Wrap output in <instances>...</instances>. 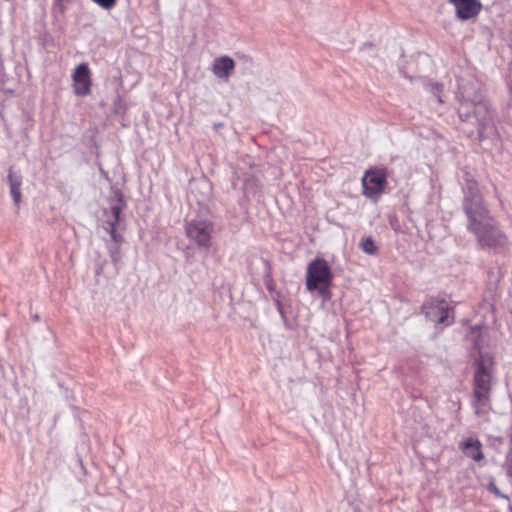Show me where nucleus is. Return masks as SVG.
I'll return each instance as SVG.
<instances>
[{"label": "nucleus", "mask_w": 512, "mask_h": 512, "mask_svg": "<svg viewBox=\"0 0 512 512\" xmlns=\"http://www.w3.org/2000/svg\"><path fill=\"white\" fill-rule=\"evenodd\" d=\"M462 192V210L466 216V229L473 234L478 247L496 252L507 250L510 244L509 238L491 214L478 182L469 173H465Z\"/></svg>", "instance_id": "nucleus-1"}, {"label": "nucleus", "mask_w": 512, "mask_h": 512, "mask_svg": "<svg viewBox=\"0 0 512 512\" xmlns=\"http://www.w3.org/2000/svg\"><path fill=\"white\" fill-rule=\"evenodd\" d=\"M458 116L462 121H467L471 115L478 125V136L482 140L485 133L492 129V115L488 104L483 100L482 94L471 86H463L458 92Z\"/></svg>", "instance_id": "nucleus-2"}, {"label": "nucleus", "mask_w": 512, "mask_h": 512, "mask_svg": "<svg viewBox=\"0 0 512 512\" xmlns=\"http://www.w3.org/2000/svg\"><path fill=\"white\" fill-rule=\"evenodd\" d=\"M492 388V362L481 357L477 362L474 375V401L473 408L477 416L486 415L490 407V394Z\"/></svg>", "instance_id": "nucleus-3"}, {"label": "nucleus", "mask_w": 512, "mask_h": 512, "mask_svg": "<svg viewBox=\"0 0 512 512\" xmlns=\"http://www.w3.org/2000/svg\"><path fill=\"white\" fill-rule=\"evenodd\" d=\"M332 282L333 273L325 259L316 258L308 264L306 270V289L308 291H317L324 300H329Z\"/></svg>", "instance_id": "nucleus-4"}, {"label": "nucleus", "mask_w": 512, "mask_h": 512, "mask_svg": "<svg viewBox=\"0 0 512 512\" xmlns=\"http://www.w3.org/2000/svg\"><path fill=\"white\" fill-rule=\"evenodd\" d=\"M109 208L103 209L102 226L103 229L109 233L112 242L122 244L124 238L117 232V226L120 222V213L126 207L123 193L119 189L112 190V196L108 199Z\"/></svg>", "instance_id": "nucleus-5"}, {"label": "nucleus", "mask_w": 512, "mask_h": 512, "mask_svg": "<svg viewBox=\"0 0 512 512\" xmlns=\"http://www.w3.org/2000/svg\"><path fill=\"white\" fill-rule=\"evenodd\" d=\"M388 169L374 167L365 171L361 184L362 194L373 201H377L383 194L387 185Z\"/></svg>", "instance_id": "nucleus-6"}, {"label": "nucleus", "mask_w": 512, "mask_h": 512, "mask_svg": "<svg viewBox=\"0 0 512 512\" xmlns=\"http://www.w3.org/2000/svg\"><path fill=\"white\" fill-rule=\"evenodd\" d=\"M185 235L199 249H210L212 246V235L214 224L206 219H193L185 223Z\"/></svg>", "instance_id": "nucleus-7"}, {"label": "nucleus", "mask_w": 512, "mask_h": 512, "mask_svg": "<svg viewBox=\"0 0 512 512\" xmlns=\"http://www.w3.org/2000/svg\"><path fill=\"white\" fill-rule=\"evenodd\" d=\"M422 309L426 318L436 324L451 325L453 317L450 315L452 309L444 300H431L423 304Z\"/></svg>", "instance_id": "nucleus-8"}, {"label": "nucleus", "mask_w": 512, "mask_h": 512, "mask_svg": "<svg viewBox=\"0 0 512 512\" xmlns=\"http://www.w3.org/2000/svg\"><path fill=\"white\" fill-rule=\"evenodd\" d=\"M72 81L75 95L84 97L91 93V72L87 63H81L75 68Z\"/></svg>", "instance_id": "nucleus-9"}, {"label": "nucleus", "mask_w": 512, "mask_h": 512, "mask_svg": "<svg viewBox=\"0 0 512 512\" xmlns=\"http://www.w3.org/2000/svg\"><path fill=\"white\" fill-rule=\"evenodd\" d=\"M455 7L456 16L461 20L476 17L482 10L480 0H448Z\"/></svg>", "instance_id": "nucleus-10"}, {"label": "nucleus", "mask_w": 512, "mask_h": 512, "mask_svg": "<svg viewBox=\"0 0 512 512\" xmlns=\"http://www.w3.org/2000/svg\"><path fill=\"white\" fill-rule=\"evenodd\" d=\"M481 441L476 437H468L459 443V449L464 455L476 462L484 459L485 455L482 449Z\"/></svg>", "instance_id": "nucleus-11"}, {"label": "nucleus", "mask_w": 512, "mask_h": 512, "mask_svg": "<svg viewBox=\"0 0 512 512\" xmlns=\"http://www.w3.org/2000/svg\"><path fill=\"white\" fill-rule=\"evenodd\" d=\"M234 67L235 62L231 57L220 56L213 61L212 72L217 78L228 80Z\"/></svg>", "instance_id": "nucleus-12"}, {"label": "nucleus", "mask_w": 512, "mask_h": 512, "mask_svg": "<svg viewBox=\"0 0 512 512\" xmlns=\"http://www.w3.org/2000/svg\"><path fill=\"white\" fill-rule=\"evenodd\" d=\"M120 245L121 244H116L115 242H113V244H109L107 246L109 256L116 269L119 268L122 259Z\"/></svg>", "instance_id": "nucleus-13"}, {"label": "nucleus", "mask_w": 512, "mask_h": 512, "mask_svg": "<svg viewBox=\"0 0 512 512\" xmlns=\"http://www.w3.org/2000/svg\"><path fill=\"white\" fill-rule=\"evenodd\" d=\"M360 248L363 252L369 255H374L377 253V246L371 237L363 238L360 243Z\"/></svg>", "instance_id": "nucleus-14"}, {"label": "nucleus", "mask_w": 512, "mask_h": 512, "mask_svg": "<svg viewBox=\"0 0 512 512\" xmlns=\"http://www.w3.org/2000/svg\"><path fill=\"white\" fill-rule=\"evenodd\" d=\"M8 182L10 190H20L22 185V176L19 173H14L10 170L8 174Z\"/></svg>", "instance_id": "nucleus-15"}, {"label": "nucleus", "mask_w": 512, "mask_h": 512, "mask_svg": "<svg viewBox=\"0 0 512 512\" xmlns=\"http://www.w3.org/2000/svg\"><path fill=\"white\" fill-rule=\"evenodd\" d=\"M487 489L489 492H491L492 494H494L496 497L498 498H502V499H505L507 501H510V497L506 494H503L499 489L498 487L496 486V483H495V480L493 477L490 478L489 480V483H488V486H487Z\"/></svg>", "instance_id": "nucleus-16"}, {"label": "nucleus", "mask_w": 512, "mask_h": 512, "mask_svg": "<svg viewBox=\"0 0 512 512\" xmlns=\"http://www.w3.org/2000/svg\"><path fill=\"white\" fill-rule=\"evenodd\" d=\"M426 88L429 92H431L433 95L436 96L437 98V101L439 103H442V99L440 97V93L443 91V84L442 83H438V82H435V83H428L426 85Z\"/></svg>", "instance_id": "nucleus-17"}, {"label": "nucleus", "mask_w": 512, "mask_h": 512, "mask_svg": "<svg viewBox=\"0 0 512 512\" xmlns=\"http://www.w3.org/2000/svg\"><path fill=\"white\" fill-rule=\"evenodd\" d=\"M504 468L506 470L507 476L512 478V448H510L506 454Z\"/></svg>", "instance_id": "nucleus-18"}, {"label": "nucleus", "mask_w": 512, "mask_h": 512, "mask_svg": "<svg viewBox=\"0 0 512 512\" xmlns=\"http://www.w3.org/2000/svg\"><path fill=\"white\" fill-rule=\"evenodd\" d=\"M94 3L98 4L101 8L110 10L115 5L117 0H92Z\"/></svg>", "instance_id": "nucleus-19"}, {"label": "nucleus", "mask_w": 512, "mask_h": 512, "mask_svg": "<svg viewBox=\"0 0 512 512\" xmlns=\"http://www.w3.org/2000/svg\"><path fill=\"white\" fill-rule=\"evenodd\" d=\"M11 197L16 205H18L21 202L22 194L21 189L20 190H10Z\"/></svg>", "instance_id": "nucleus-20"}, {"label": "nucleus", "mask_w": 512, "mask_h": 512, "mask_svg": "<svg viewBox=\"0 0 512 512\" xmlns=\"http://www.w3.org/2000/svg\"><path fill=\"white\" fill-rule=\"evenodd\" d=\"M363 48H372V45H371V44H365V45L363 46Z\"/></svg>", "instance_id": "nucleus-21"}, {"label": "nucleus", "mask_w": 512, "mask_h": 512, "mask_svg": "<svg viewBox=\"0 0 512 512\" xmlns=\"http://www.w3.org/2000/svg\"><path fill=\"white\" fill-rule=\"evenodd\" d=\"M508 508H509V511L512 512V505L511 504L509 505Z\"/></svg>", "instance_id": "nucleus-22"}]
</instances>
